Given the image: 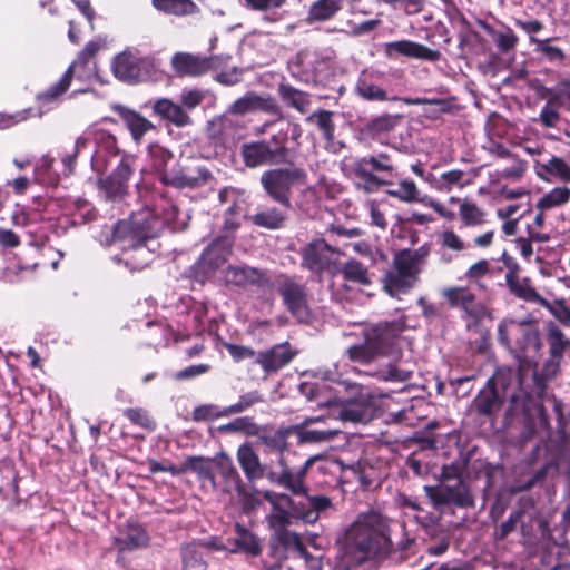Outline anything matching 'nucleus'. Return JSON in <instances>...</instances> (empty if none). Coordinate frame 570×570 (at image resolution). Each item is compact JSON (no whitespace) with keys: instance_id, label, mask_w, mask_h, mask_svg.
<instances>
[{"instance_id":"dca6fc26","label":"nucleus","mask_w":570,"mask_h":570,"mask_svg":"<svg viewBox=\"0 0 570 570\" xmlns=\"http://www.w3.org/2000/svg\"><path fill=\"white\" fill-rule=\"evenodd\" d=\"M535 399L529 395L524 389L518 390L509 397V405L504 413V424L509 425L515 417H523L522 436L525 440L533 438L537 433V424L533 422V406Z\"/></svg>"},{"instance_id":"69168bd1","label":"nucleus","mask_w":570,"mask_h":570,"mask_svg":"<svg viewBox=\"0 0 570 570\" xmlns=\"http://www.w3.org/2000/svg\"><path fill=\"white\" fill-rule=\"evenodd\" d=\"M491 272V265L488 259H480L471 265L465 272L468 281L476 285L481 289H485L487 286L482 283V279Z\"/></svg>"},{"instance_id":"13d9d810","label":"nucleus","mask_w":570,"mask_h":570,"mask_svg":"<svg viewBox=\"0 0 570 570\" xmlns=\"http://www.w3.org/2000/svg\"><path fill=\"white\" fill-rule=\"evenodd\" d=\"M264 401L258 391H250L239 396L238 401L229 406L224 407V414L227 416L243 413L249 407Z\"/></svg>"},{"instance_id":"8fccbe9b","label":"nucleus","mask_w":570,"mask_h":570,"mask_svg":"<svg viewBox=\"0 0 570 570\" xmlns=\"http://www.w3.org/2000/svg\"><path fill=\"white\" fill-rule=\"evenodd\" d=\"M570 199L569 187H556L552 190L544 194L537 204L538 210H548L553 207L564 205Z\"/></svg>"},{"instance_id":"58836bf2","label":"nucleus","mask_w":570,"mask_h":570,"mask_svg":"<svg viewBox=\"0 0 570 570\" xmlns=\"http://www.w3.org/2000/svg\"><path fill=\"white\" fill-rule=\"evenodd\" d=\"M250 220L257 227L276 230L285 226L287 213L279 207H267L255 213Z\"/></svg>"},{"instance_id":"7c9ffc66","label":"nucleus","mask_w":570,"mask_h":570,"mask_svg":"<svg viewBox=\"0 0 570 570\" xmlns=\"http://www.w3.org/2000/svg\"><path fill=\"white\" fill-rule=\"evenodd\" d=\"M277 95L287 108L295 109L303 115L308 111L312 104L309 92L301 90L289 83L279 82L277 85Z\"/></svg>"},{"instance_id":"c85d7f7f","label":"nucleus","mask_w":570,"mask_h":570,"mask_svg":"<svg viewBox=\"0 0 570 570\" xmlns=\"http://www.w3.org/2000/svg\"><path fill=\"white\" fill-rule=\"evenodd\" d=\"M313 62H317V55L303 49L288 60L287 70L295 80L307 85L314 79Z\"/></svg>"},{"instance_id":"09e8293b","label":"nucleus","mask_w":570,"mask_h":570,"mask_svg":"<svg viewBox=\"0 0 570 570\" xmlns=\"http://www.w3.org/2000/svg\"><path fill=\"white\" fill-rule=\"evenodd\" d=\"M544 92L550 105L570 110V79H562L556 88H544Z\"/></svg>"},{"instance_id":"39448f33","label":"nucleus","mask_w":570,"mask_h":570,"mask_svg":"<svg viewBox=\"0 0 570 570\" xmlns=\"http://www.w3.org/2000/svg\"><path fill=\"white\" fill-rule=\"evenodd\" d=\"M498 341L509 347L520 363L533 358L541 347L538 327L531 322L512 318H504L499 323Z\"/></svg>"},{"instance_id":"ea45409f","label":"nucleus","mask_w":570,"mask_h":570,"mask_svg":"<svg viewBox=\"0 0 570 570\" xmlns=\"http://www.w3.org/2000/svg\"><path fill=\"white\" fill-rule=\"evenodd\" d=\"M340 272L347 282L360 286H370L372 284L368 267L356 258L347 259L342 265Z\"/></svg>"},{"instance_id":"2eb2a0df","label":"nucleus","mask_w":570,"mask_h":570,"mask_svg":"<svg viewBox=\"0 0 570 570\" xmlns=\"http://www.w3.org/2000/svg\"><path fill=\"white\" fill-rule=\"evenodd\" d=\"M504 401V392L499 391L497 379L491 376L472 400L470 410L479 417L493 422L501 412Z\"/></svg>"},{"instance_id":"e433bc0d","label":"nucleus","mask_w":570,"mask_h":570,"mask_svg":"<svg viewBox=\"0 0 570 570\" xmlns=\"http://www.w3.org/2000/svg\"><path fill=\"white\" fill-rule=\"evenodd\" d=\"M73 75L75 72L72 71V68H68L58 82L51 85L48 89L38 92L36 100L40 107L58 102L70 88Z\"/></svg>"},{"instance_id":"f257e3e1","label":"nucleus","mask_w":570,"mask_h":570,"mask_svg":"<svg viewBox=\"0 0 570 570\" xmlns=\"http://www.w3.org/2000/svg\"><path fill=\"white\" fill-rule=\"evenodd\" d=\"M322 420V416L305 417L301 423L279 428L259 436V442L266 448V451L277 454V462L281 466L279 473L271 471L267 474V480L271 483L283 487L294 494H306L303 479L311 466L322 459V455H311L298 465L303 455L294 448V443L289 439L294 436L297 446L332 440L338 430L311 428L312 424Z\"/></svg>"},{"instance_id":"37998d69","label":"nucleus","mask_w":570,"mask_h":570,"mask_svg":"<svg viewBox=\"0 0 570 570\" xmlns=\"http://www.w3.org/2000/svg\"><path fill=\"white\" fill-rule=\"evenodd\" d=\"M334 112L326 109H318L312 112L307 118V122H313L316 125L317 129L321 131L322 137L332 142L335 137V124L333 121Z\"/></svg>"},{"instance_id":"9d476101","label":"nucleus","mask_w":570,"mask_h":570,"mask_svg":"<svg viewBox=\"0 0 570 570\" xmlns=\"http://www.w3.org/2000/svg\"><path fill=\"white\" fill-rule=\"evenodd\" d=\"M233 237L219 235L203 250L200 257L190 267V278L205 284L227 262L232 254Z\"/></svg>"},{"instance_id":"6e6552de","label":"nucleus","mask_w":570,"mask_h":570,"mask_svg":"<svg viewBox=\"0 0 570 570\" xmlns=\"http://www.w3.org/2000/svg\"><path fill=\"white\" fill-rule=\"evenodd\" d=\"M276 291L287 312L298 322L309 324L313 313L308 303V289L296 276L281 273L275 281Z\"/></svg>"},{"instance_id":"de8ad7c7","label":"nucleus","mask_w":570,"mask_h":570,"mask_svg":"<svg viewBox=\"0 0 570 570\" xmlns=\"http://www.w3.org/2000/svg\"><path fill=\"white\" fill-rule=\"evenodd\" d=\"M235 116L236 115L229 114L228 109L226 114L214 120L213 125L218 128L222 139L234 138L244 129V125L239 119L235 118Z\"/></svg>"},{"instance_id":"052dcab7","label":"nucleus","mask_w":570,"mask_h":570,"mask_svg":"<svg viewBox=\"0 0 570 570\" xmlns=\"http://www.w3.org/2000/svg\"><path fill=\"white\" fill-rule=\"evenodd\" d=\"M340 419L353 423L365 422L368 420V409L358 402H348L340 411Z\"/></svg>"},{"instance_id":"20e7f679","label":"nucleus","mask_w":570,"mask_h":570,"mask_svg":"<svg viewBox=\"0 0 570 570\" xmlns=\"http://www.w3.org/2000/svg\"><path fill=\"white\" fill-rule=\"evenodd\" d=\"M155 237L156 233L147 220L138 223L134 219H121L111 229V242H128L122 247L119 261L131 271H141L150 264L153 253L147 247V242Z\"/></svg>"},{"instance_id":"49530a36","label":"nucleus","mask_w":570,"mask_h":570,"mask_svg":"<svg viewBox=\"0 0 570 570\" xmlns=\"http://www.w3.org/2000/svg\"><path fill=\"white\" fill-rule=\"evenodd\" d=\"M530 42L534 45V51L543 59L552 63H562L566 59V53L560 47L552 46L550 43L551 38L548 39H538L535 37H531Z\"/></svg>"},{"instance_id":"c9c22d12","label":"nucleus","mask_w":570,"mask_h":570,"mask_svg":"<svg viewBox=\"0 0 570 570\" xmlns=\"http://www.w3.org/2000/svg\"><path fill=\"white\" fill-rule=\"evenodd\" d=\"M216 459L203 455H189L185 459L186 472L191 471L197 475L202 482H209L214 490L217 489V482L213 472L212 464H215Z\"/></svg>"},{"instance_id":"ddd939ff","label":"nucleus","mask_w":570,"mask_h":570,"mask_svg":"<svg viewBox=\"0 0 570 570\" xmlns=\"http://www.w3.org/2000/svg\"><path fill=\"white\" fill-rule=\"evenodd\" d=\"M406 316L402 315L392 321H384L365 328L364 337L372 343L381 356L392 354L406 330Z\"/></svg>"},{"instance_id":"338daca9","label":"nucleus","mask_w":570,"mask_h":570,"mask_svg":"<svg viewBox=\"0 0 570 570\" xmlns=\"http://www.w3.org/2000/svg\"><path fill=\"white\" fill-rule=\"evenodd\" d=\"M220 417H228L224 414V409H219L215 404H202L196 406L191 412L194 422H208Z\"/></svg>"},{"instance_id":"e2e57ef3","label":"nucleus","mask_w":570,"mask_h":570,"mask_svg":"<svg viewBox=\"0 0 570 570\" xmlns=\"http://www.w3.org/2000/svg\"><path fill=\"white\" fill-rule=\"evenodd\" d=\"M235 423V433H242L246 436H257V443L259 442V436L264 433H269L265 428L258 425L253 417L250 416H239L234 420ZM271 432H273L271 430Z\"/></svg>"},{"instance_id":"a878e982","label":"nucleus","mask_w":570,"mask_h":570,"mask_svg":"<svg viewBox=\"0 0 570 570\" xmlns=\"http://www.w3.org/2000/svg\"><path fill=\"white\" fill-rule=\"evenodd\" d=\"M237 462L244 472L245 478L249 481H256L262 478L267 479L266 466L262 464L261 459L253 445L248 442L240 444L236 451Z\"/></svg>"},{"instance_id":"a19ab883","label":"nucleus","mask_w":570,"mask_h":570,"mask_svg":"<svg viewBox=\"0 0 570 570\" xmlns=\"http://www.w3.org/2000/svg\"><path fill=\"white\" fill-rule=\"evenodd\" d=\"M479 24L493 38L494 43L501 53H508L514 50L518 46L519 37L511 28L505 27L504 31H498L483 20H479Z\"/></svg>"},{"instance_id":"f704fd0d","label":"nucleus","mask_w":570,"mask_h":570,"mask_svg":"<svg viewBox=\"0 0 570 570\" xmlns=\"http://www.w3.org/2000/svg\"><path fill=\"white\" fill-rule=\"evenodd\" d=\"M355 94L366 101H385L387 91L379 86L371 72L363 71L355 85Z\"/></svg>"},{"instance_id":"393cba45","label":"nucleus","mask_w":570,"mask_h":570,"mask_svg":"<svg viewBox=\"0 0 570 570\" xmlns=\"http://www.w3.org/2000/svg\"><path fill=\"white\" fill-rule=\"evenodd\" d=\"M212 178L213 175L206 167H198L194 173L179 170L175 173L171 171L170 174H163L160 183L179 189H195L207 185Z\"/></svg>"},{"instance_id":"6e6d98bb","label":"nucleus","mask_w":570,"mask_h":570,"mask_svg":"<svg viewBox=\"0 0 570 570\" xmlns=\"http://www.w3.org/2000/svg\"><path fill=\"white\" fill-rule=\"evenodd\" d=\"M148 155L151 159V166L157 171L158 179L160 180L163 174H170L167 170L168 163L173 159V154L160 145H150Z\"/></svg>"},{"instance_id":"4468645a","label":"nucleus","mask_w":570,"mask_h":570,"mask_svg":"<svg viewBox=\"0 0 570 570\" xmlns=\"http://www.w3.org/2000/svg\"><path fill=\"white\" fill-rule=\"evenodd\" d=\"M298 253L303 269L322 275L335 264L334 255L338 254V250L320 237L305 244Z\"/></svg>"},{"instance_id":"79ce46f5","label":"nucleus","mask_w":570,"mask_h":570,"mask_svg":"<svg viewBox=\"0 0 570 570\" xmlns=\"http://www.w3.org/2000/svg\"><path fill=\"white\" fill-rule=\"evenodd\" d=\"M399 119V116L384 114L365 122L361 131L366 137L375 138L392 131Z\"/></svg>"},{"instance_id":"f8f14e48","label":"nucleus","mask_w":570,"mask_h":570,"mask_svg":"<svg viewBox=\"0 0 570 570\" xmlns=\"http://www.w3.org/2000/svg\"><path fill=\"white\" fill-rule=\"evenodd\" d=\"M136 160V156L124 153L111 174L98 179V188L107 200L120 202L128 195Z\"/></svg>"},{"instance_id":"4c0bfd02","label":"nucleus","mask_w":570,"mask_h":570,"mask_svg":"<svg viewBox=\"0 0 570 570\" xmlns=\"http://www.w3.org/2000/svg\"><path fill=\"white\" fill-rule=\"evenodd\" d=\"M343 9L342 0H316L307 12L306 21L312 24L333 19Z\"/></svg>"},{"instance_id":"1a4fd4ad","label":"nucleus","mask_w":570,"mask_h":570,"mask_svg":"<svg viewBox=\"0 0 570 570\" xmlns=\"http://www.w3.org/2000/svg\"><path fill=\"white\" fill-rule=\"evenodd\" d=\"M394 170L395 164L392 156L383 151L363 156L354 163V173L364 181L367 193L391 185Z\"/></svg>"},{"instance_id":"412c9836","label":"nucleus","mask_w":570,"mask_h":570,"mask_svg":"<svg viewBox=\"0 0 570 570\" xmlns=\"http://www.w3.org/2000/svg\"><path fill=\"white\" fill-rule=\"evenodd\" d=\"M442 296L452 308H461L466 316L480 321L487 314V307L476 303V296L468 286H452L444 288Z\"/></svg>"},{"instance_id":"4d7b16f0","label":"nucleus","mask_w":570,"mask_h":570,"mask_svg":"<svg viewBox=\"0 0 570 570\" xmlns=\"http://www.w3.org/2000/svg\"><path fill=\"white\" fill-rule=\"evenodd\" d=\"M311 508L299 514L306 523H314L318 520L320 512L332 507V501L326 495H307Z\"/></svg>"},{"instance_id":"b1692460","label":"nucleus","mask_w":570,"mask_h":570,"mask_svg":"<svg viewBox=\"0 0 570 570\" xmlns=\"http://www.w3.org/2000/svg\"><path fill=\"white\" fill-rule=\"evenodd\" d=\"M511 258L504 259L505 265L509 267L508 273L505 274V283L512 295L515 297L529 302L539 304L540 306L547 304V298L542 297L537 289L531 285V281L529 277H524L520 279L518 276V264H513L512 266L509 264Z\"/></svg>"},{"instance_id":"423d86ee","label":"nucleus","mask_w":570,"mask_h":570,"mask_svg":"<svg viewBox=\"0 0 570 570\" xmlns=\"http://www.w3.org/2000/svg\"><path fill=\"white\" fill-rule=\"evenodd\" d=\"M288 129H279L269 139L245 142L240 146V157L247 168L277 165L286 161L289 149Z\"/></svg>"},{"instance_id":"603ef678","label":"nucleus","mask_w":570,"mask_h":570,"mask_svg":"<svg viewBox=\"0 0 570 570\" xmlns=\"http://www.w3.org/2000/svg\"><path fill=\"white\" fill-rule=\"evenodd\" d=\"M106 47V40L101 37L90 40L83 49L78 53L75 61L68 67L75 72L78 68L85 69L89 61Z\"/></svg>"},{"instance_id":"0eeeda50","label":"nucleus","mask_w":570,"mask_h":570,"mask_svg":"<svg viewBox=\"0 0 570 570\" xmlns=\"http://www.w3.org/2000/svg\"><path fill=\"white\" fill-rule=\"evenodd\" d=\"M259 183L272 200L285 209H291L293 188L307 184V173L301 167L272 168L261 175Z\"/></svg>"},{"instance_id":"6ab92c4d","label":"nucleus","mask_w":570,"mask_h":570,"mask_svg":"<svg viewBox=\"0 0 570 570\" xmlns=\"http://www.w3.org/2000/svg\"><path fill=\"white\" fill-rule=\"evenodd\" d=\"M297 354L298 350L286 341L259 351L256 357V364L262 367L265 374L272 375L287 366Z\"/></svg>"},{"instance_id":"2f4dec72","label":"nucleus","mask_w":570,"mask_h":570,"mask_svg":"<svg viewBox=\"0 0 570 570\" xmlns=\"http://www.w3.org/2000/svg\"><path fill=\"white\" fill-rule=\"evenodd\" d=\"M534 170L542 180L551 181L552 178H558L563 183H570V166L560 157L552 156L547 161L537 160Z\"/></svg>"},{"instance_id":"72a5a7b5","label":"nucleus","mask_w":570,"mask_h":570,"mask_svg":"<svg viewBox=\"0 0 570 570\" xmlns=\"http://www.w3.org/2000/svg\"><path fill=\"white\" fill-rule=\"evenodd\" d=\"M149 544V535L146 529L138 523H128L121 538L116 540L119 553L145 548Z\"/></svg>"},{"instance_id":"864d4df0","label":"nucleus","mask_w":570,"mask_h":570,"mask_svg":"<svg viewBox=\"0 0 570 570\" xmlns=\"http://www.w3.org/2000/svg\"><path fill=\"white\" fill-rule=\"evenodd\" d=\"M547 340L549 352L553 358H561L570 341L567 340L562 331L553 323L548 326Z\"/></svg>"},{"instance_id":"774afa93","label":"nucleus","mask_w":570,"mask_h":570,"mask_svg":"<svg viewBox=\"0 0 570 570\" xmlns=\"http://www.w3.org/2000/svg\"><path fill=\"white\" fill-rule=\"evenodd\" d=\"M223 345L235 363H240L247 360H254L256 363L258 352H256L252 346L228 342L223 343Z\"/></svg>"},{"instance_id":"f3484780","label":"nucleus","mask_w":570,"mask_h":570,"mask_svg":"<svg viewBox=\"0 0 570 570\" xmlns=\"http://www.w3.org/2000/svg\"><path fill=\"white\" fill-rule=\"evenodd\" d=\"M419 274L394 255L392 268L383 276V288L391 297L407 294L417 283Z\"/></svg>"},{"instance_id":"c03bdc74","label":"nucleus","mask_w":570,"mask_h":570,"mask_svg":"<svg viewBox=\"0 0 570 570\" xmlns=\"http://www.w3.org/2000/svg\"><path fill=\"white\" fill-rule=\"evenodd\" d=\"M407 102L412 105L426 106L423 109L424 116L431 120H436L441 118L443 114H449L452 111V104L446 99L415 98L407 100Z\"/></svg>"},{"instance_id":"7ed1b4c3","label":"nucleus","mask_w":570,"mask_h":570,"mask_svg":"<svg viewBox=\"0 0 570 570\" xmlns=\"http://www.w3.org/2000/svg\"><path fill=\"white\" fill-rule=\"evenodd\" d=\"M465 465L463 461L444 464L440 474L441 484L424 485V493L436 511L444 513L450 505L460 509L474 507V498L463 480Z\"/></svg>"},{"instance_id":"680f3d73","label":"nucleus","mask_w":570,"mask_h":570,"mask_svg":"<svg viewBox=\"0 0 570 570\" xmlns=\"http://www.w3.org/2000/svg\"><path fill=\"white\" fill-rule=\"evenodd\" d=\"M395 255L420 275L421 265L425 262L429 255V248L426 246H421L414 250L402 249Z\"/></svg>"},{"instance_id":"0e129e2a","label":"nucleus","mask_w":570,"mask_h":570,"mask_svg":"<svg viewBox=\"0 0 570 570\" xmlns=\"http://www.w3.org/2000/svg\"><path fill=\"white\" fill-rule=\"evenodd\" d=\"M524 512L522 509L514 510L510 513L509 518L500 525L495 527L493 537L497 541H503L509 534L517 530L518 524L521 522Z\"/></svg>"},{"instance_id":"bf43d9fd","label":"nucleus","mask_w":570,"mask_h":570,"mask_svg":"<svg viewBox=\"0 0 570 570\" xmlns=\"http://www.w3.org/2000/svg\"><path fill=\"white\" fill-rule=\"evenodd\" d=\"M389 196L397 198L405 203H414L420 200V193L416 184L411 179H402L396 189L386 191Z\"/></svg>"},{"instance_id":"bb28decb","label":"nucleus","mask_w":570,"mask_h":570,"mask_svg":"<svg viewBox=\"0 0 570 570\" xmlns=\"http://www.w3.org/2000/svg\"><path fill=\"white\" fill-rule=\"evenodd\" d=\"M235 538L228 539V549L232 553H245L250 557H258L262 553L259 539L244 524L236 522L234 525Z\"/></svg>"},{"instance_id":"f03ea898","label":"nucleus","mask_w":570,"mask_h":570,"mask_svg":"<svg viewBox=\"0 0 570 570\" xmlns=\"http://www.w3.org/2000/svg\"><path fill=\"white\" fill-rule=\"evenodd\" d=\"M390 532L389 521L381 513H361L336 542L342 570L385 560L393 550Z\"/></svg>"},{"instance_id":"a211bd4d","label":"nucleus","mask_w":570,"mask_h":570,"mask_svg":"<svg viewBox=\"0 0 570 570\" xmlns=\"http://www.w3.org/2000/svg\"><path fill=\"white\" fill-rule=\"evenodd\" d=\"M224 282L227 286L239 288L250 285L261 289H271L274 286L266 271L250 266H227L224 271Z\"/></svg>"},{"instance_id":"c756f323","label":"nucleus","mask_w":570,"mask_h":570,"mask_svg":"<svg viewBox=\"0 0 570 570\" xmlns=\"http://www.w3.org/2000/svg\"><path fill=\"white\" fill-rule=\"evenodd\" d=\"M153 111L161 119L175 125L178 128L191 125V118L183 106L168 98H160L154 101Z\"/></svg>"},{"instance_id":"5fc2aeb1","label":"nucleus","mask_w":570,"mask_h":570,"mask_svg":"<svg viewBox=\"0 0 570 570\" xmlns=\"http://www.w3.org/2000/svg\"><path fill=\"white\" fill-rule=\"evenodd\" d=\"M459 214L462 224L466 227H475L484 223V212L474 202L463 200L460 204Z\"/></svg>"},{"instance_id":"4be33fe9","label":"nucleus","mask_w":570,"mask_h":570,"mask_svg":"<svg viewBox=\"0 0 570 570\" xmlns=\"http://www.w3.org/2000/svg\"><path fill=\"white\" fill-rule=\"evenodd\" d=\"M228 109L229 114L237 116H244L254 111H263L277 116L279 119H283L284 117L282 108L272 96H259L254 91H248L243 97L236 99Z\"/></svg>"},{"instance_id":"5701e85b","label":"nucleus","mask_w":570,"mask_h":570,"mask_svg":"<svg viewBox=\"0 0 570 570\" xmlns=\"http://www.w3.org/2000/svg\"><path fill=\"white\" fill-rule=\"evenodd\" d=\"M385 53L390 58L405 57L429 62H438L442 58L439 50L406 39L385 43Z\"/></svg>"},{"instance_id":"9b49d317","label":"nucleus","mask_w":570,"mask_h":570,"mask_svg":"<svg viewBox=\"0 0 570 570\" xmlns=\"http://www.w3.org/2000/svg\"><path fill=\"white\" fill-rule=\"evenodd\" d=\"M111 71L119 81L136 85L150 77L154 63L151 58L141 56L138 50L127 48L114 57Z\"/></svg>"},{"instance_id":"3c124183","label":"nucleus","mask_w":570,"mask_h":570,"mask_svg":"<svg viewBox=\"0 0 570 570\" xmlns=\"http://www.w3.org/2000/svg\"><path fill=\"white\" fill-rule=\"evenodd\" d=\"M346 353L350 361L361 364H368L376 357L381 356L367 337H364L363 343L350 346Z\"/></svg>"},{"instance_id":"a18cd8bd","label":"nucleus","mask_w":570,"mask_h":570,"mask_svg":"<svg viewBox=\"0 0 570 570\" xmlns=\"http://www.w3.org/2000/svg\"><path fill=\"white\" fill-rule=\"evenodd\" d=\"M151 4L158 11L174 16L193 13L196 8L191 0H151Z\"/></svg>"},{"instance_id":"cd10ccee","label":"nucleus","mask_w":570,"mask_h":570,"mask_svg":"<svg viewBox=\"0 0 570 570\" xmlns=\"http://www.w3.org/2000/svg\"><path fill=\"white\" fill-rule=\"evenodd\" d=\"M112 110L120 117L126 125L132 139L139 142L146 132L155 129V126L138 111L122 105H114Z\"/></svg>"},{"instance_id":"473e14b6","label":"nucleus","mask_w":570,"mask_h":570,"mask_svg":"<svg viewBox=\"0 0 570 570\" xmlns=\"http://www.w3.org/2000/svg\"><path fill=\"white\" fill-rule=\"evenodd\" d=\"M215 468L218 475L224 481L223 492L230 494L238 489L244 481L237 471L232 458L226 453H220L215 461Z\"/></svg>"},{"instance_id":"aec40b11","label":"nucleus","mask_w":570,"mask_h":570,"mask_svg":"<svg viewBox=\"0 0 570 570\" xmlns=\"http://www.w3.org/2000/svg\"><path fill=\"white\" fill-rule=\"evenodd\" d=\"M220 60L218 56L200 57L188 52H176L170 62L178 77H198L217 68Z\"/></svg>"}]
</instances>
